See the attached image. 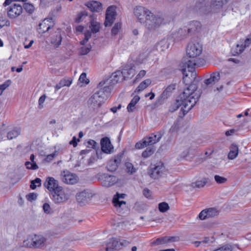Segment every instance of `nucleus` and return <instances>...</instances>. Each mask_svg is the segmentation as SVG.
<instances>
[{"label":"nucleus","mask_w":251,"mask_h":251,"mask_svg":"<svg viewBox=\"0 0 251 251\" xmlns=\"http://www.w3.org/2000/svg\"><path fill=\"white\" fill-rule=\"evenodd\" d=\"M122 158V155H118L110 159L107 165V170L110 172L116 171L121 162Z\"/></svg>","instance_id":"nucleus-14"},{"label":"nucleus","mask_w":251,"mask_h":251,"mask_svg":"<svg viewBox=\"0 0 251 251\" xmlns=\"http://www.w3.org/2000/svg\"><path fill=\"white\" fill-rule=\"evenodd\" d=\"M90 28L91 29V32L93 33H96L99 31L100 28V24L96 22H91Z\"/></svg>","instance_id":"nucleus-40"},{"label":"nucleus","mask_w":251,"mask_h":251,"mask_svg":"<svg viewBox=\"0 0 251 251\" xmlns=\"http://www.w3.org/2000/svg\"><path fill=\"white\" fill-rule=\"evenodd\" d=\"M21 132L20 128H15L9 131L7 133V138L9 140H11L13 138L17 137Z\"/></svg>","instance_id":"nucleus-34"},{"label":"nucleus","mask_w":251,"mask_h":251,"mask_svg":"<svg viewBox=\"0 0 251 251\" xmlns=\"http://www.w3.org/2000/svg\"><path fill=\"white\" fill-rule=\"evenodd\" d=\"M53 26V23L52 19H45L42 23L39 25V32L40 33H44Z\"/></svg>","instance_id":"nucleus-17"},{"label":"nucleus","mask_w":251,"mask_h":251,"mask_svg":"<svg viewBox=\"0 0 251 251\" xmlns=\"http://www.w3.org/2000/svg\"><path fill=\"white\" fill-rule=\"evenodd\" d=\"M101 150L103 152L109 153L112 152L113 147L109 138H102L100 141Z\"/></svg>","instance_id":"nucleus-19"},{"label":"nucleus","mask_w":251,"mask_h":251,"mask_svg":"<svg viewBox=\"0 0 251 251\" xmlns=\"http://www.w3.org/2000/svg\"><path fill=\"white\" fill-rule=\"evenodd\" d=\"M162 136L160 132L156 134H151L148 137H145L142 140L135 144V148L137 149H143L148 146L152 145L158 142Z\"/></svg>","instance_id":"nucleus-7"},{"label":"nucleus","mask_w":251,"mask_h":251,"mask_svg":"<svg viewBox=\"0 0 251 251\" xmlns=\"http://www.w3.org/2000/svg\"><path fill=\"white\" fill-rule=\"evenodd\" d=\"M220 79V74L218 72L212 73L209 78L205 79L204 83L208 85L210 84H214Z\"/></svg>","instance_id":"nucleus-24"},{"label":"nucleus","mask_w":251,"mask_h":251,"mask_svg":"<svg viewBox=\"0 0 251 251\" xmlns=\"http://www.w3.org/2000/svg\"><path fill=\"white\" fill-rule=\"evenodd\" d=\"M175 85L174 84L168 86L161 95V98L163 100L167 99L169 96L170 93L175 89Z\"/></svg>","instance_id":"nucleus-32"},{"label":"nucleus","mask_w":251,"mask_h":251,"mask_svg":"<svg viewBox=\"0 0 251 251\" xmlns=\"http://www.w3.org/2000/svg\"><path fill=\"white\" fill-rule=\"evenodd\" d=\"M87 16V12L84 11L80 13L77 16L75 19V22L76 23H80L82 21L83 17H86Z\"/></svg>","instance_id":"nucleus-51"},{"label":"nucleus","mask_w":251,"mask_h":251,"mask_svg":"<svg viewBox=\"0 0 251 251\" xmlns=\"http://www.w3.org/2000/svg\"><path fill=\"white\" fill-rule=\"evenodd\" d=\"M10 25V23L8 20L0 16V29L4 26H9Z\"/></svg>","instance_id":"nucleus-48"},{"label":"nucleus","mask_w":251,"mask_h":251,"mask_svg":"<svg viewBox=\"0 0 251 251\" xmlns=\"http://www.w3.org/2000/svg\"><path fill=\"white\" fill-rule=\"evenodd\" d=\"M118 244L119 246V250H120L124 248L128 247L130 243L126 240L122 239L118 240Z\"/></svg>","instance_id":"nucleus-41"},{"label":"nucleus","mask_w":251,"mask_h":251,"mask_svg":"<svg viewBox=\"0 0 251 251\" xmlns=\"http://www.w3.org/2000/svg\"><path fill=\"white\" fill-rule=\"evenodd\" d=\"M214 179L215 181L218 184H223L227 181L226 178L219 175H215L214 176Z\"/></svg>","instance_id":"nucleus-49"},{"label":"nucleus","mask_w":251,"mask_h":251,"mask_svg":"<svg viewBox=\"0 0 251 251\" xmlns=\"http://www.w3.org/2000/svg\"><path fill=\"white\" fill-rule=\"evenodd\" d=\"M61 80H62V82H63V84H64V86H70L72 83V80L71 79H63Z\"/></svg>","instance_id":"nucleus-63"},{"label":"nucleus","mask_w":251,"mask_h":251,"mask_svg":"<svg viewBox=\"0 0 251 251\" xmlns=\"http://www.w3.org/2000/svg\"><path fill=\"white\" fill-rule=\"evenodd\" d=\"M126 172L129 174H133L136 171V169L134 167L133 165L130 162H126L125 163Z\"/></svg>","instance_id":"nucleus-37"},{"label":"nucleus","mask_w":251,"mask_h":251,"mask_svg":"<svg viewBox=\"0 0 251 251\" xmlns=\"http://www.w3.org/2000/svg\"><path fill=\"white\" fill-rule=\"evenodd\" d=\"M151 81L150 79H147L140 83L136 89V92H140L145 89L151 83Z\"/></svg>","instance_id":"nucleus-30"},{"label":"nucleus","mask_w":251,"mask_h":251,"mask_svg":"<svg viewBox=\"0 0 251 251\" xmlns=\"http://www.w3.org/2000/svg\"><path fill=\"white\" fill-rule=\"evenodd\" d=\"M121 28V23H117L115 24L114 26L112 27L111 30V34L112 35H116L119 32L120 29Z\"/></svg>","instance_id":"nucleus-43"},{"label":"nucleus","mask_w":251,"mask_h":251,"mask_svg":"<svg viewBox=\"0 0 251 251\" xmlns=\"http://www.w3.org/2000/svg\"><path fill=\"white\" fill-rule=\"evenodd\" d=\"M23 7L25 11L30 14L32 13L35 10V7L34 5L30 3H25Z\"/></svg>","instance_id":"nucleus-39"},{"label":"nucleus","mask_w":251,"mask_h":251,"mask_svg":"<svg viewBox=\"0 0 251 251\" xmlns=\"http://www.w3.org/2000/svg\"><path fill=\"white\" fill-rule=\"evenodd\" d=\"M116 16V6L111 5L108 7L106 11L105 21L104 22L105 26H111L115 20Z\"/></svg>","instance_id":"nucleus-13"},{"label":"nucleus","mask_w":251,"mask_h":251,"mask_svg":"<svg viewBox=\"0 0 251 251\" xmlns=\"http://www.w3.org/2000/svg\"><path fill=\"white\" fill-rule=\"evenodd\" d=\"M146 28L150 31H154L158 28L161 25L165 24L164 19L162 16L159 15H154L151 12L149 17L144 23Z\"/></svg>","instance_id":"nucleus-6"},{"label":"nucleus","mask_w":251,"mask_h":251,"mask_svg":"<svg viewBox=\"0 0 251 251\" xmlns=\"http://www.w3.org/2000/svg\"><path fill=\"white\" fill-rule=\"evenodd\" d=\"M37 194L35 193H31L26 196L27 200L29 201H32L37 199Z\"/></svg>","instance_id":"nucleus-52"},{"label":"nucleus","mask_w":251,"mask_h":251,"mask_svg":"<svg viewBox=\"0 0 251 251\" xmlns=\"http://www.w3.org/2000/svg\"><path fill=\"white\" fill-rule=\"evenodd\" d=\"M143 195L146 198H149L151 196V192L149 189L145 188L143 190Z\"/></svg>","instance_id":"nucleus-61"},{"label":"nucleus","mask_w":251,"mask_h":251,"mask_svg":"<svg viewBox=\"0 0 251 251\" xmlns=\"http://www.w3.org/2000/svg\"><path fill=\"white\" fill-rule=\"evenodd\" d=\"M101 83H100L98 88L99 90L93 94L88 100L89 108L93 111L99 109L107 98V95L110 92V88L108 86L100 88Z\"/></svg>","instance_id":"nucleus-3"},{"label":"nucleus","mask_w":251,"mask_h":251,"mask_svg":"<svg viewBox=\"0 0 251 251\" xmlns=\"http://www.w3.org/2000/svg\"><path fill=\"white\" fill-rule=\"evenodd\" d=\"M140 99V98L138 96H135L134 97L127 106V110L128 112H132L135 109V106L139 101Z\"/></svg>","instance_id":"nucleus-28"},{"label":"nucleus","mask_w":251,"mask_h":251,"mask_svg":"<svg viewBox=\"0 0 251 251\" xmlns=\"http://www.w3.org/2000/svg\"><path fill=\"white\" fill-rule=\"evenodd\" d=\"M35 156L33 154H32L30 156V159L31 162L29 161L26 162L25 165L26 168L28 169L37 170L38 169V166L34 161Z\"/></svg>","instance_id":"nucleus-29"},{"label":"nucleus","mask_w":251,"mask_h":251,"mask_svg":"<svg viewBox=\"0 0 251 251\" xmlns=\"http://www.w3.org/2000/svg\"><path fill=\"white\" fill-rule=\"evenodd\" d=\"M85 5L93 12H99L102 10V4L98 1H91L87 2Z\"/></svg>","instance_id":"nucleus-23"},{"label":"nucleus","mask_w":251,"mask_h":251,"mask_svg":"<svg viewBox=\"0 0 251 251\" xmlns=\"http://www.w3.org/2000/svg\"><path fill=\"white\" fill-rule=\"evenodd\" d=\"M228 0H214L209 6L206 5L205 0H194L192 8L195 11L200 13L208 14L211 12H216L226 3Z\"/></svg>","instance_id":"nucleus-4"},{"label":"nucleus","mask_w":251,"mask_h":251,"mask_svg":"<svg viewBox=\"0 0 251 251\" xmlns=\"http://www.w3.org/2000/svg\"><path fill=\"white\" fill-rule=\"evenodd\" d=\"M7 16L11 19H15L23 12V7L19 4L14 3L7 8Z\"/></svg>","instance_id":"nucleus-10"},{"label":"nucleus","mask_w":251,"mask_h":251,"mask_svg":"<svg viewBox=\"0 0 251 251\" xmlns=\"http://www.w3.org/2000/svg\"><path fill=\"white\" fill-rule=\"evenodd\" d=\"M78 80L80 83H84L85 84H88L89 83V80L87 78L85 73H82L81 74Z\"/></svg>","instance_id":"nucleus-50"},{"label":"nucleus","mask_w":251,"mask_h":251,"mask_svg":"<svg viewBox=\"0 0 251 251\" xmlns=\"http://www.w3.org/2000/svg\"><path fill=\"white\" fill-rule=\"evenodd\" d=\"M91 48L87 47H82L80 49V53L81 55H85L89 53Z\"/></svg>","instance_id":"nucleus-56"},{"label":"nucleus","mask_w":251,"mask_h":251,"mask_svg":"<svg viewBox=\"0 0 251 251\" xmlns=\"http://www.w3.org/2000/svg\"><path fill=\"white\" fill-rule=\"evenodd\" d=\"M207 213L208 214V218H213L217 216L219 214V211L215 208H209L206 209Z\"/></svg>","instance_id":"nucleus-36"},{"label":"nucleus","mask_w":251,"mask_h":251,"mask_svg":"<svg viewBox=\"0 0 251 251\" xmlns=\"http://www.w3.org/2000/svg\"><path fill=\"white\" fill-rule=\"evenodd\" d=\"M87 144H88L87 147L88 148H92L93 149H95L96 145L97 144L96 142L93 140H89L87 142Z\"/></svg>","instance_id":"nucleus-58"},{"label":"nucleus","mask_w":251,"mask_h":251,"mask_svg":"<svg viewBox=\"0 0 251 251\" xmlns=\"http://www.w3.org/2000/svg\"><path fill=\"white\" fill-rule=\"evenodd\" d=\"M45 186L50 191V194L53 191L56 190L58 188H61L62 186H59L57 180H55L52 177H48L45 183Z\"/></svg>","instance_id":"nucleus-15"},{"label":"nucleus","mask_w":251,"mask_h":251,"mask_svg":"<svg viewBox=\"0 0 251 251\" xmlns=\"http://www.w3.org/2000/svg\"><path fill=\"white\" fill-rule=\"evenodd\" d=\"M251 34L249 35L243 43L241 45H237L234 50V52L236 54H240L243 52L244 50L251 46Z\"/></svg>","instance_id":"nucleus-20"},{"label":"nucleus","mask_w":251,"mask_h":251,"mask_svg":"<svg viewBox=\"0 0 251 251\" xmlns=\"http://www.w3.org/2000/svg\"><path fill=\"white\" fill-rule=\"evenodd\" d=\"M46 99V96L45 95H43L40 97V98L39 99V101H38L39 108L42 109L43 108V104L45 102Z\"/></svg>","instance_id":"nucleus-55"},{"label":"nucleus","mask_w":251,"mask_h":251,"mask_svg":"<svg viewBox=\"0 0 251 251\" xmlns=\"http://www.w3.org/2000/svg\"><path fill=\"white\" fill-rule=\"evenodd\" d=\"M207 181L205 179H203L201 180H198L194 183H192V186L193 188H202L206 184Z\"/></svg>","instance_id":"nucleus-38"},{"label":"nucleus","mask_w":251,"mask_h":251,"mask_svg":"<svg viewBox=\"0 0 251 251\" xmlns=\"http://www.w3.org/2000/svg\"><path fill=\"white\" fill-rule=\"evenodd\" d=\"M151 14L150 10L142 6H137L134 9V15L141 24L144 23L147 17H149Z\"/></svg>","instance_id":"nucleus-8"},{"label":"nucleus","mask_w":251,"mask_h":251,"mask_svg":"<svg viewBox=\"0 0 251 251\" xmlns=\"http://www.w3.org/2000/svg\"><path fill=\"white\" fill-rule=\"evenodd\" d=\"M121 77H123L122 71H117L112 74V81L113 83L118 82Z\"/></svg>","instance_id":"nucleus-33"},{"label":"nucleus","mask_w":251,"mask_h":251,"mask_svg":"<svg viewBox=\"0 0 251 251\" xmlns=\"http://www.w3.org/2000/svg\"><path fill=\"white\" fill-rule=\"evenodd\" d=\"M73 190L69 188H58L50 194L51 198L55 204H62L70 199L71 196L73 195Z\"/></svg>","instance_id":"nucleus-5"},{"label":"nucleus","mask_w":251,"mask_h":251,"mask_svg":"<svg viewBox=\"0 0 251 251\" xmlns=\"http://www.w3.org/2000/svg\"><path fill=\"white\" fill-rule=\"evenodd\" d=\"M90 194L88 192L84 191L77 193L76 199L78 203L84 204L90 199Z\"/></svg>","instance_id":"nucleus-22"},{"label":"nucleus","mask_w":251,"mask_h":251,"mask_svg":"<svg viewBox=\"0 0 251 251\" xmlns=\"http://www.w3.org/2000/svg\"><path fill=\"white\" fill-rule=\"evenodd\" d=\"M46 242V239L42 235H35L32 238L31 245L34 248H41L44 247Z\"/></svg>","instance_id":"nucleus-16"},{"label":"nucleus","mask_w":251,"mask_h":251,"mask_svg":"<svg viewBox=\"0 0 251 251\" xmlns=\"http://www.w3.org/2000/svg\"><path fill=\"white\" fill-rule=\"evenodd\" d=\"M11 83L10 80H7L3 84L0 85V96H1L4 91L7 87H8Z\"/></svg>","instance_id":"nucleus-46"},{"label":"nucleus","mask_w":251,"mask_h":251,"mask_svg":"<svg viewBox=\"0 0 251 251\" xmlns=\"http://www.w3.org/2000/svg\"><path fill=\"white\" fill-rule=\"evenodd\" d=\"M62 37L59 31L56 32L51 38L50 43L51 45L55 48H57L61 45Z\"/></svg>","instance_id":"nucleus-26"},{"label":"nucleus","mask_w":251,"mask_h":251,"mask_svg":"<svg viewBox=\"0 0 251 251\" xmlns=\"http://www.w3.org/2000/svg\"><path fill=\"white\" fill-rule=\"evenodd\" d=\"M123 78L125 79L126 78H130L135 75V71L132 68L126 69L124 68L122 70Z\"/></svg>","instance_id":"nucleus-31"},{"label":"nucleus","mask_w":251,"mask_h":251,"mask_svg":"<svg viewBox=\"0 0 251 251\" xmlns=\"http://www.w3.org/2000/svg\"><path fill=\"white\" fill-rule=\"evenodd\" d=\"M146 72L145 70H142L140 71V72L138 73V74L137 75V76L136 77V79H140L142 78L146 75Z\"/></svg>","instance_id":"nucleus-60"},{"label":"nucleus","mask_w":251,"mask_h":251,"mask_svg":"<svg viewBox=\"0 0 251 251\" xmlns=\"http://www.w3.org/2000/svg\"><path fill=\"white\" fill-rule=\"evenodd\" d=\"M188 32L189 35L198 31L201 27V23L198 21H193L190 23L187 26Z\"/></svg>","instance_id":"nucleus-25"},{"label":"nucleus","mask_w":251,"mask_h":251,"mask_svg":"<svg viewBox=\"0 0 251 251\" xmlns=\"http://www.w3.org/2000/svg\"><path fill=\"white\" fill-rule=\"evenodd\" d=\"M238 147L235 144H232L230 147V151L228 154V158L230 160L235 159L238 154Z\"/></svg>","instance_id":"nucleus-27"},{"label":"nucleus","mask_w":251,"mask_h":251,"mask_svg":"<svg viewBox=\"0 0 251 251\" xmlns=\"http://www.w3.org/2000/svg\"><path fill=\"white\" fill-rule=\"evenodd\" d=\"M199 217L200 219L202 220H203L207 218H208L206 209L202 210L199 214Z\"/></svg>","instance_id":"nucleus-54"},{"label":"nucleus","mask_w":251,"mask_h":251,"mask_svg":"<svg viewBox=\"0 0 251 251\" xmlns=\"http://www.w3.org/2000/svg\"><path fill=\"white\" fill-rule=\"evenodd\" d=\"M221 251H231L232 247L230 245L227 244L219 248Z\"/></svg>","instance_id":"nucleus-57"},{"label":"nucleus","mask_w":251,"mask_h":251,"mask_svg":"<svg viewBox=\"0 0 251 251\" xmlns=\"http://www.w3.org/2000/svg\"><path fill=\"white\" fill-rule=\"evenodd\" d=\"M165 172V168L162 162L157 163L149 171V174L153 179L161 177Z\"/></svg>","instance_id":"nucleus-9"},{"label":"nucleus","mask_w":251,"mask_h":251,"mask_svg":"<svg viewBox=\"0 0 251 251\" xmlns=\"http://www.w3.org/2000/svg\"><path fill=\"white\" fill-rule=\"evenodd\" d=\"M43 209L44 212L46 214H50L51 209L50 204L48 203H45L43 205Z\"/></svg>","instance_id":"nucleus-53"},{"label":"nucleus","mask_w":251,"mask_h":251,"mask_svg":"<svg viewBox=\"0 0 251 251\" xmlns=\"http://www.w3.org/2000/svg\"><path fill=\"white\" fill-rule=\"evenodd\" d=\"M79 140L77 139L75 136L73 137L72 140L70 142V144L73 145L74 147L77 146V142H79Z\"/></svg>","instance_id":"nucleus-62"},{"label":"nucleus","mask_w":251,"mask_h":251,"mask_svg":"<svg viewBox=\"0 0 251 251\" xmlns=\"http://www.w3.org/2000/svg\"><path fill=\"white\" fill-rule=\"evenodd\" d=\"M98 179L101 181L102 186L105 187L112 186L118 181V178L116 176L106 174L100 175Z\"/></svg>","instance_id":"nucleus-11"},{"label":"nucleus","mask_w":251,"mask_h":251,"mask_svg":"<svg viewBox=\"0 0 251 251\" xmlns=\"http://www.w3.org/2000/svg\"><path fill=\"white\" fill-rule=\"evenodd\" d=\"M41 185V180L39 178H36L31 182L30 188L32 189H35L37 186H40Z\"/></svg>","instance_id":"nucleus-44"},{"label":"nucleus","mask_w":251,"mask_h":251,"mask_svg":"<svg viewBox=\"0 0 251 251\" xmlns=\"http://www.w3.org/2000/svg\"><path fill=\"white\" fill-rule=\"evenodd\" d=\"M202 50V46L198 42L190 43L187 46V54L192 59L186 61L183 63V68L181 69V72L183 75V81L185 84L192 83L196 78L195 70L196 62L194 58L201 53Z\"/></svg>","instance_id":"nucleus-2"},{"label":"nucleus","mask_w":251,"mask_h":251,"mask_svg":"<svg viewBox=\"0 0 251 251\" xmlns=\"http://www.w3.org/2000/svg\"><path fill=\"white\" fill-rule=\"evenodd\" d=\"M154 150L152 148H148L142 152V156L146 158L151 156Z\"/></svg>","instance_id":"nucleus-45"},{"label":"nucleus","mask_w":251,"mask_h":251,"mask_svg":"<svg viewBox=\"0 0 251 251\" xmlns=\"http://www.w3.org/2000/svg\"><path fill=\"white\" fill-rule=\"evenodd\" d=\"M177 34L178 37L180 38H183L189 36V33L188 32L186 26L180 28L177 32Z\"/></svg>","instance_id":"nucleus-35"},{"label":"nucleus","mask_w":251,"mask_h":251,"mask_svg":"<svg viewBox=\"0 0 251 251\" xmlns=\"http://www.w3.org/2000/svg\"><path fill=\"white\" fill-rule=\"evenodd\" d=\"M60 177L62 181L67 184H75L79 180L78 176L75 174L71 173L68 171L62 172Z\"/></svg>","instance_id":"nucleus-12"},{"label":"nucleus","mask_w":251,"mask_h":251,"mask_svg":"<svg viewBox=\"0 0 251 251\" xmlns=\"http://www.w3.org/2000/svg\"><path fill=\"white\" fill-rule=\"evenodd\" d=\"M189 86L179 96V99L173 103L169 108V111L173 112L180 106L183 115L186 114L196 104L201 96V92L198 90L196 84L189 83Z\"/></svg>","instance_id":"nucleus-1"},{"label":"nucleus","mask_w":251,"mask_h":251,"mask_svg":"<svg viewBox=\"0 0 251 251\" xmlns=\"http://www.w3.org/2000/svg\"><path fill=\"white\" fill-rule=\"evenodd\" d=\"M169 208L168 204L165 202H161L158 205L159 210L162 213L166 212Z\"/></svg>","instance_id":"nucleus-42"},{"label":"nucleus","mask_w":251,"mask_h":251,"mask_svg":"<svg viewBox=\"0 0 251 251\" xmlns=\"http://www.w3.org/2000/svg\"><path fill=\"white\" fill-rule=\"evenodd\" d=\"M148 56V53H143L140 54L139 56V61L140 63H142L143 61Z\"/></svg>","instance_id":"nucleus-59"},{"label":"nucleus","mask_w":251,"mask_h":251,"mask_svg":"<svg viewBox=\"0 0 251 251\" xmlns=\"http://www.w3.org/2000/svg\"><path fill=\"white\" fill-rule=\"evenodd\" d=\"M174 237L164 236L158 238L151 243V246H156L166 244L168 243L175 241Z\"/></svg>","instance_id":"nucleus-21"},{"label":"nucleus","mask_w":251,"mask_h":251,"mask_svg":"<svg viewBox=\"0 0 251 251\" xmlns=\"http://www.w3.org/2000/svg\"><path fill=\"white\" fill-rule=\"evenodd\" d=\"M113 203L115 206L119 207H121L123 204H126V202L125 201L119 200V198H113Z\"/></svg>","instance_id":"nucleus-47"},{"label":"nucleus","mask_w":251,"mask_h":251,"mask_svg":"<svg viewBox=\"0 0 251 251\" xmlns=\"http://www.w3.org/2000/svg\"><path fill=\"white\" fill-rule=\"evenodd\" d=\"M91 32L90 31H87L84 33L85 38H86V40H89V39L91 37Z\"/></svg>","instance_id":"nucleus-64"},{"label":"nucleus","mask_w":251,"mask_h":251,"mask_svg":"<svg viewBox=\"0 0 251 251\" xmlns=\"http://www.w3.org/2000/svg\"><path fill=\"white\" fill-rule=\"evenodd\" d=\"M104 248V251H119L118 240L115 238L109 239L106 243L105 247Z\"/></svg>","instance_id":"nucleus-18"}]
</instances>
